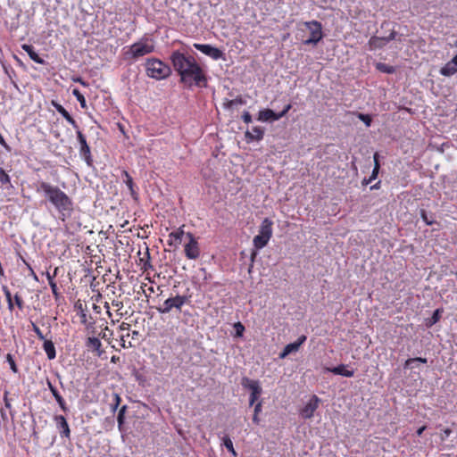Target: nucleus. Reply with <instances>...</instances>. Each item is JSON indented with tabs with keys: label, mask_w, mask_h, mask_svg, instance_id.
Wrapping results in <instances>:
<instances>
[{
	"label": "nucleus",
	"mask_w": 457,
	"mask_h": 457,
	"mask_svg": "<svg viewBox=\"0 0 457 457\" xmlns=\"http://www.w3.org/2000/svg\"><path fill=\"white\" fill-rule=\"evenodd\" d=\"M170 61L180 78V83L187 87L207 86L205 72L193 55L176 50L171 53Z\"/></svg>",
	"instance_id": "f257e3e1"
},
{
	"label": "nucleus",
	"mask_w": 457,
	"mask_h": 457,
	"mask_svg": "<svg viewBox=\"0 0 457 457\" xmlns=\"http://www.w3.org/2000/svg\"><path fill=\"white\" fill-rule=\"evenodd\" d=\"M37 193H43L46 200L58 211L64 220L73 211L71 198L59 187L54 186L46 181H38L35 185Z\"/></svg>",
	"instance_id": "f03ea898"
},
{
	"label": "nucleus",
	"mask_w": 457,
	"mask_h": 457,
	"mask_svg": "<svg viewBox=\"0 0 457 457\" xmlns=\"http://www.w3.org/2000/svg\"><path fill=\"white\" fill-rule=\"evenodd\" d=\"M154 51V45L152 39L143 37L135 42L124 51L126 59L137 60L142 56L149 54Z\"/></svg>",
	"instance_id": "7ed1b4c3"
},
{
	"label": "nucleus",
	"mask_w": 457,
	"mask_h": 457,
	"mask_svg": "<svg viewBox=\"0 0 457 457\" xmlns=\"http://www.w3.org/2000/svg\"><path fill=\"white\" fill-rule=\"evenodd\" d=\"M146 75L156 80L167 79L171 74V68L157 58H150L145 62Z\"/></svg>",
	"instance_id": "20e7f679"
},
{
	"label": "nucleus",
	"mask_w": 457,
	"mask_h": 457,
	"mask_svg": "<svg viewBox=\"0 0 457 457\" xmlns=\"http://www.w3.org/2000/svg\"><path fill=\"white\" fill-rule=\"evenodd\" d=\"M273 221L265 218L260 226L259 234L253 237V243L256 249H262L266 246L272 237Z\"/></svg>",
	"instance_id": "39448f33"
},
{
	"label": "nucleus",
	"mask_w": 457,
	"mask_h": 457,
	"mask_svg": "<svg viewBox=\"0 0 457 457\" xmlns=\"http://www.w3.org/2000/svg\"><path fill=\"white\" fill-rule=\"evenodd\" d=\"M303 25L310 32V37L303 39V45H317L323 37L321 23L318 21H311L303 22Z\"/></svg>",
	"instance_id": "423d86ee"
},
{
	"label": "nucleus",
	"mask_w": 457,
	"mask_h": 457,
	"mask_svg": "<svg viewBox=\"0 0 457 457\" xmlns=\"http://www.w3.org/2000/svg\"><path fill=\"white\" fill-rule=\"evenodd\" d=\"M187 296L177 295L174 297L166 299L162 306L157 307L160 313H169L173 309L181 312L182 306L187 302Z\"/></svg>",
	"instance_id": "0eeeda50"
},
{
	"label": "nucleus",
	"mask_w": 457,
	"mask_h": 457,
	"mask_svg": "<svg viewBox=\"0 0 457 457\" xmlns=\"http://www.w3.org/2000/svg\"><path fill=\"white\" fill-rule=\"evenodd\" d=\"M189 241L185 245V255L189 260H196L200 256V247L196 238L190 232L187 234Z\"/></svg>",
	"instance_id": "6e6552de"
},
{
	"label": "nucleus",
	"mask_w": 457,
	"mask_h": 457,
	"mask_svg": "<svg viewBox=\"0 0 457 457\" xmlns=\"http://www.w3.org/2000/svg\"><path fill=\"white\" fill-rule=\"evenodd\" d=\"M194 47L200 51L201 53H203L204 54L211 57L212 59L217 61V60H225V55H224V53L215 47V46H212L211 45H207V44H198V43H195L194 45Z\"/></svg>",
	"instance_id": "1a4fd4ad"
},
{
	"label": "nucleus",
	"mask_w": 457,
	"mask_h": 457,
	"mask_svg": "<svg viewBox=\"0 0 457 457\" xmlns=\"http://www.w3.org/2000/svg\"><path fill=\"white\" fill-rule=\"evenodd\" d=\"M76 129L77 138L79 143V154L84 158L86 162L90 165L92 163V155H91V150L89 145L87 143L86 136L82 133V131L78 129Z\"/></svg>",
	"instance_id": "9d476101"
},
{
	"label": "nucleus",
	"mask_w": 457,
	"mask_h": 457,
	"mask_svg": "<svg viewBox=\"0 0 457 457\" xmlns=\"http://www.w3.org/2000/svg\"><path fill=\"white\" fill-rule=\"evenodd\" d=\"M320 399L313 395L311 396L309 401L300 410V415L303 419H310L313 416L315 411L319 408Z\"/></svg>",
	"instance_id": "9b49d317"
},
{
	"label": "nucleus",
	"mask_w": 457,
	"mask_h": 457,
	"mask_svg": "<svg viewBox=\"0 0 457 457\" xmlns=\"http://www.w3.org/2000/svg\"><path fill=\"white\" fill-rule=\"evenodd\" d=\"M74 309L77 312V315L79 317V321L81 324L91 322L93 317L88 314L87 306L81 300H78L74 303Z\"/></svg>",
	"instance_id": "f8f14e48"
},
{
	"label": "nucleus",
	"mask_w": 457,
	"mask_h": 457,
	"mask_svg": "<svg viewBox=\"0 0 457 457\" xmlns=\"http://www.w3.org/2000/svg\"><path fill=\"white\" fill-rule=\"evenodd\" d=\"M306 336L302 335L295 342L287 345L283 351L279 353V358L285 359L290 353L297 352L300 346L306 341Z\"/></svg>",
	"instance_id": "ddd939ff"
},
{
	"label": "nucleus",
	"mask_w": 457,
	"mask_h": 457,
	"mask_svg": "<svg viewBox=\"0 0 457 457\" xmlns=\"http://www.w3.org/2000/svg\"><path fill=\"white\" fill-rule=\"evenodd\" d=\"M395 36L396 32L393 30L386 37H379L376 36L371 37L369 40L370 49L373 50L383 47L387 42L393 40L395 37Z\"/></svg>",
	"instance_id": "4468645a"
},
{
	"label": "nucleus",
	"mask_w": 457,
	"mask_h": 457,
	"mask_svg": "<svg viewBox=\"0 0 457 457\" xmlns=\"http://www.w3.org/2000/svg\"><path fill=\"white\" fill-rule=\"evenodd\" d=\"M51 104L74 129H78L79 125L77 121L71 116V114L62 104L54 100H52Z\"/></svg>",
	"instance_id": "2eb2a0df"
},
{
	"label": "nucleus",
	"mask_w": 457,
	"mask_h": 457,
	"mask_svg": "<svg viewBox=\"0 0 457 457\" xmlns=\"http://www.w3.org/2000/svg\"><path fill=\"white\" fill-rule=\"evenodd\" d=\"M264 136V129L260 126L253 127L252 130L245 131V137L247 142L261 141Z\"/></svg>",
	"instance_id": "dca6fc26"
},
{
	"label": "nucleus",
	"mask_w": 457,
	"mask_h": 457,
	"mask_svg": "<svg viewBox=\"0 0 457 457\" xmlns=\"http://www.w3.org/2000/svg\"><path fill=\"white\" fill-rule=\"evenodd\" d=\"M457 72V54L440 69V74L450 77Z\"/></svg>",
	"instance_id": "f3484780"
},
{
	"label": "nucleus",
	"mask_w": 457,
	"mask_h": 457,
	"mask_svg": "<svg viewBox=\"0 0 457 457\" xmlns=\"http://www.w3.org/2000/svg\"><path fill=\"white\" fill-rule=\"evenodd\" d=\"M184 230L182 228H179L177 230L172 231L169 234L168 245L170 246H178L182 242Z\"/></svg>",
	"instance_id": "a211bd4d"
},
{
	"label": "nucleus",
	"mask_w": 457,
	"mask_h": 457,
	"mask_svg": "<svg viewBox=\"0 0 457 457\" xmlns=\"http://www.w3.org/2000/svg\"><path fill=\"white\" fill-rule=\"evenodd\" d=\"M258 120L261 121H270L278 120L280 118L277 112H273L271 109L267 108L259 112Z\"/></svg>",
	"instance_id": "6ab92c4d"
},
{
	"label": "nucleus",
	"mask_w": 457,
	"mask_h": 457,
	"mask_svg": "<svg viewBox=\"0 0 457 457\" xmlns=\"http://www.w3.org/2000/svg\"><path fill=\"white\" fill-rule=\"evenodd\" d=\"M87 349L97 352V355L100 356L103 353L101 350L102 343L101 341L96 337H88L85 343Z\"/></svg>",
	"instance_id": "aec40b11"
},
{
	"label": "nucleus",
	"mask_w": 457,
	"mask_h": 457,
	"mask_svg": "<svg viewBox=\"0 0 457 457\" xmlns=\"http://www.w3.org/2000/svg\"><path fill=\"white\" fill-rule=\"evenodd\" d=\"M243 387L249 389L251 392L262 393V387L258 380L250 379L248 378H243L241 382Z\"/></svg>",
	"instance_id": "412c9836"
},
{
	"label": "nucleus",
	"mask_w": 457,
	"mask_h": 457,
	"mask_svg": "<svg viewBox=\"0 0 457 457\" xmlns=\"http://www.w3.org/2000/svg\"><path fill=\"white\" fill-rule=\"evenodd\" d=\"M21 48L28 54L29 58L33 60L35 62L39 64L45 63V60L37 54L33 46L23 44L21 46Z\"/></svg>",
	"instance_id": "4be33fe9"
},
{
	"label": "nucleus",
	"mask_w": 457,
	"mask_h": 457,
	"mask_svg": "<svg viewBox=\"0 0 457 457\" xmlns=\"http://www.w3.org/2000/svg\"><path fill=\"white\" fill-rule=\"evenodd\" d=\"M47 385H48V387H49L51 393L53 394L54 399L58 403L60 408L64 412H66L68 411V408H67L66 403H65L64 399L62 398V396L60 395V393L58 392L56 387L54 386L50 381H47Z\"/></svg>",
	"instance_id": "5701e85b"
},
{
	"label": "nucleus",
	"mask_w": 457,
	"mask_h": 457,
	"mask_svg": "<svg viewBox=\"0 0 457 457\" xmlns=\"http://www.w3.org/2000/svg\"><path fill=\"white\" fill-rule=\"evenodd\" d=\"M330 372L336 375H341L346 378H352L354 375L353 370H347L345 364H340L337 367L328 369Z\"/></svg>",
	"instance_id": "b1692460"
},
{
	"label": "nucleus",
	"mask_w": 457,
	"mask_h": 457,
	"mask_svg": "<svg viewBox=\"0 0 457 457\" xmlns=\"http://www.w3.org/2000/svg\"><path fill=\"white\" fill-rule=\"evenodd\" d=\"M122 174L124 176V182L129 187L131 196L137 200V193L135 190V184L133 182L132 177L129 174L127 170H123Z\"/></svg>",
	"instance_id": "393cba45"
},
{
	"label": "nucleus",
	"mask_w": 457,
	"mask_h": 457,
	"mask_svg": "<svg viewBox=\"0 0 457 457\" xmlns=\"http://www.w3.org/2000/svg\"><path fill=\"white\" fill-rule=\"evenodd\" d=\"M43 349L49 360H54L56 357L55 347L51 340H44Z\"/></svg>",
	"instance_id": "a878e982"
},
{
	"label": "nucleus",
	"mask_w": 457,
	"mask_h": 457,
	"mask_svg": "<svg viewBox=\"0 0 457 457\" xmlns=\"http://www.w3.org/2000/svg\"><path fill=\"white\" fill-rule=\"evenodd\" d=\"M245 104L246 101L241 96H237L235 99L232 100L226 99L223 103V107L229 110L232 109L235 105H244Z\"/></svg>",
	"instance_id": "bb28decb"
},
{
	"label": "nucleus",
	"mask_w": 457,
	"mask_h": 457,
	"mask_svg": "<svg viewBox=\"0 0 457 457\" xmlns=\"http://www.w3.org/2000/svg\"><path fill=\"white\" fill-rule=\"evenodd\" d=\"M150 259H151V257H150L149 249H148V247H146L144 257L140 258V260H139L140 264L142 265L141 269L144 271H147L148 270L153 269V265L151 263Z\"/></svg>",
	"instance_id": "cd10ccee"
},
{
	"label": "nucleus",
	"mask_w": 457,
	"mask_h": 457,
	"mask_svg": "<svg viewBox=\"0 0 457 457\" xmlns=\"http://www.w3.org/2000/svg\"><path fill=\"white\" fill-rule=\"evenodd\" d=\"M46 276L48 281V284L51 287L52 293L54 295V297L55 300H58L61 296V293L59 291V288L57 287V284L54 279H52V278L49 276V271L46 272Z\"/></svg>",
	"instance_id": "c85d7f7f"
},
{
	"label": "nucleus",
	"mask_w": 457,
	"mask_h": 457,
	"mask_svg": "<svg viewBox=\"0 0 457 457\" xmlns=\"http://www.w3.org/2000/svg\"><path fill=\"white\" fill-rule=\"evenodd\" d=\"M378 153H376L374 154V162H375V165H374V168H373V170H372V173H371V176L370 177V179L368 180H364V183L366 185L370 184L373 179H375L378 174V170H379V163H378Z\"/></svg>",
	"instance_id": "c756f323"
},
{
	"label": "nucleus",
	"mask_w": 457,
	"mask_h": 457,
	"mask_svg": "<svg viewBox=\"0 0 457 457\" xmlns=\"http://www.w3.org/2000/svg\"><path fill=\"white\" fill-rule=\"evenodd\" d=\"M221 439H222V445H224L227 448V450L229 453H231L233 456L236 457L237 454V452H236V450L234 448L232 440L228 436H227L226 435H224L221 437Z\"/></svg>",
	"instance_id": "7c9ffc66"
},
{
	"label": "nucleus",
	"mask_w": 457,
	"mask_h": 457,
	"mask_svg": "<svg viewBox=\"0 0 457 457\" xmlns=\"http://www.w3.org/2000/svg\"><path fill=\"white\" fill-rule=\"evenodd\" d=\"M442 312L443 311L441 309H436L433 312L432 317L428 320L427 326L431 327L434 324L437 323L440 320Z\"/></svg>",
	"instance_id": "2f4dec72"
},
{
	"label": "nucleus",
	"mask_w": 457,
	"mask_h": 457,
	"mask_svg": "<svg viewBox=\"0 0 457 457\" xmlns=\"http://www.w3.org/2000/svg\"><path fill=\"white\" fill-rule=\"evenodd\" d=\"M72 95L76 97V99L79 102L80 104V106L82 108H86L87 107V104H86V99L84 97V96L80 93V91L77 88H74L72 90Z\"/></svg>",
	"instance_id": "473e14b6"
},
{
	"label": "nucleus",
	"mask_w": 457,
	"mask_h": 457,
	"mask_svg": "<svg viewBox=\"0 0 457 457\" xmlns=\"http://www.w3.org/2000/svg\"><path fill=\"white\" fill-rule=\"evenodd\" d=\"M0 183L3 186L9 185L10 187H12L10 176L5 172V170L3 168H0Z\"/></svg>",
	"instance_id": "72a5a7b5"
},
{
	"label": "nucleus",
	"mask_w": 457,
	"mask_h": 457,
	"mask_svg": "<svg viewBox=\"0 0 457 457\" xmlns=\"http://www.w3.org/2000/svg\"><path fill=\"white\" fill-rule=\"evenodd\" d=\"M427 359L422 357H415L408 359L404 363V368H412L411 364L414 362L427 363Z\"/></svg>",
	"instance_id": "f704fd0d"
},
{
	"label": "nucleus",
	"mask_w": 457,
	"mask_h": 457,
	"mask_svg": "<svg viewBox=\"0 0 457 457\" xmlns=\"http://www.w3.org/2000/svg\"><path fill=\"white\" fill-rule=\"evenodd\" d=\"M3 291H4V293L5 296H6V300H7V303H8V308H9L10 311H12L14 303L12 302V296L11 292L8 289L7 287H3Z\"/></svg>",
	"instance_id": "c9c22d12"
},
{
	"label": "nucleus",
	"mask_w": 457,
	"mask_h": 457,
	"mask_svg": "<svg viewBox=\"0 0 457 457\" xmlns=\"http://www.w3.org/2000/svg\"><path fill=\"white\" fill-rule=\"evenodd\" d=\"M377 69L382 72L391 74L395 71V69L393 66L386 65L385 63H378Z\"/></svg>",
	"instance_id": "e433bc0d"
},
{
	"label": "nucleus",
	"mask_w": 457,
	"mask_h": 457,
	"mask_svg": "<svg viewBox=\"0 0 457 457\" xmlns=\"http://www.w3.org/2000/svg\"><path fill=\"white\" fill-rule=\"evenodd\" d=\"M6 361L10 365L11 370L12 372L17 373L19 371L18 367L16 365V362L11 353H7L6 355Z\"/></svg>",
	"instance_id": "4c0bfd02"
},
{
	"label": "nucleus",
	"mask_w": 457,
	"mask_h": 457,
	"mask_svg": "<svg viewBox=\"0 0 457 457\" xmlns=\"http://www.w3.org/2000/svg\"><path fill=\"white\" fill-rule=\"evenodd\" d=\"M95 320L92 318L91 322L83 324L85 326V328L88 334L94 335L96 333V327H95Z\"/></svg>",
	"instance_id": "58836bf2"
},
{
	"label": "nucleus",
	"mask_w": 457,
	"mask_h": 457,
	"mask_svg": "<svg viewBox=\"0 0 457 457\" xmlns=\"http://www.w3.org/2000/svg\"><path fill=\"white\" fill-rule=\"evenodd\" d=\"M13 301L16 306L19 308V310L22 311L24 308V302L22 297L20 295L16 294L13 296Z\"/></svg>",
	"instance_id": "ea45409f"
},
{
	"label": "nucleus",
	"mask_w": 457,
	"mask_h": 457,
	"mask_svg": "<svg viewBox=\"0 0 457 457\" xmlns=\"http://www.w3.org/2000/svg\"><path fill=\"white\" fill-rule=\"evenodd\" d=\"M358 117H359V119H360L361 121H363V122L365 123V125H366L367 127H370V126L372 120H371V117H370L369 114L360 113V114L358 115Z\"/></svg>",
	"instance_id": "a19ab883"
},
{
	"label": "nucleus",
	"mask_w": 457,
	"mask_h": 457,
	"mask_svg": "<svg viewBox=\"0 0 457 457\" xmlns=\"http://www.w3.org/2000/svg\"><path fill=\"white\" fill-rule=\"evenodd\" d=\"M32 325V330L35 332L38 339L45 340V336L43 335L41 329L34 323H31Z\"/></svg>",
	"instance_id": "79ce46f5"
},
{
	"label": "nucleus",
	"mask_w": 457,
	"mask_h": 457,
	"mask_svg": "<svg viewBox=\"0 0 457 457\" xmlns=\"http://www.w3.org/2000/svg\"><path fill=\"white\" fill-rule=\"evenodd\" d=\"M261 395H262V393L251 392L250 398H249V403L251 406H253L257 402V400L259 399Z\"/></svg>",
	"instance_id": "37998d69"
},
{
	"label": "nucleus",
	"mask_w": 457,
	"mask_h": 457,
	"mask_svg": "<svg viewBox=\"0 0 457 457\" xmlns=\"http://www.w3.org/2000/svg\"><path fill=\"white\" fill-rule=\"evenodd\" d=\"M126 408L127 407L125 405H123L120 408V410L119 411L118 417H117L119 427H120L123 424V418H124V412L126 411Z\"/></svg>",
	"instance_id": "c03bdc74"
},
{
	"label": "nucleus",
	"mask_w": 457,
	"mask_h": 457,
	"mask_svg": "<svg viewBox=\"0 0 457 457\" xmlns=\"http://www.w3.org/2000/svg\"><path fill=\"white\" fill-rule=\"evenodd\" d=\"M57 423L62 427V428H69L68 423L63 416L56 417Z\"/></svg>",
	"instance_id": "a18cd8bd"
},
{
	"label": "nucleus",
	"mask_w": 457,
	"mask_h": 457,
	"mask_svg": "<svg viewBox=\"0 0 457 457\" xmlns=\"http://www.w3.org/2000/svg\"><path fill=\"white\" fill-rule=\"evenodd\" d=\"M420 216H421V218H422L423 221H424L427 225L430 226V225H432V224L434 223V220H429V219L428 218V215H427V212H426V211H425V210H421V211H420Z\"/></svg>",
	"instance_id": "49530a36"
},
{
	"label": "nucleus",
	"mask_w": 457,
	"mask_h": 457,
	"mask_svg": "<svg viewBox=\"0 0 457 457\" xmlns=\"http://www.w3.org/2000/svg\"><path fill=\"white\" fill-rule=\"evenodd\" d=\"M242 120L245 123H251L252 122V115L248 112H245L242 115Z\"/></svg>",
	"instance_id": "de8ad7c7"
},
{
	"label": "nucleus",
	"mask_w": 457,
	"mask_h": 457,
	"mask_svg": "<svg viewBox=\"0 0 457 457\" xmlns=\"http://www.w3.org/2000/svg\"><path fill=\"white\" fill-rule=\"evenodd\" d=\"M291 108H292V105H291L290 104H287V105L284 107V109H283V111H282V112H278V117H279L280 119H281L282 117H284V116H285V115L289 112V110H290Z\"/></svg>",
	"instance_id": "09e8293b"
},
{
	"label": "nucleus",
	"mask_w": 457,
	"mask_h": 457,
	"mask_svg": "<svg viewBox=\"0 0 457 457\" xmlns=\"http://www.w3.org/2000/svg\"><path fill=\"white\" fill-rule=\"evenodd\" d=\"M22 262L27 266L28 270L30 271V275L37 280V277L35 271L33 270L31 265L24 259H22Z\"/></svg>",
	"instance_id": "8fccbe9b"
},
{
	"label": "nucleus",
	"mask_w": 457,
	"mask_h": 457,
	"mask_svg": "<svg viewBox=\"0 0 457 457\" xmlns=\"http://www.w3.org/2000/svg\"><path fill=\"white\" fill-rule=\"evenodd\" d=\"M112 401H113V407H114V409H116L121 401L120 396L118 394H114L112 395Z\"/></svg>",
	"instance_id": "3c124183"
},
{
	"label": "nucleus",
	"mask_w": 457,
	"mask_h": 457,
	"mask_svg": "<svg viewBox=\"0 0 457 457\" xmlns=\"http://www.w3.org/2000/svg\"><path fill=\"white\" fill-rule=\"evenodd\" d=\"M8 395H9V392L7 390L4 391V405L7 409H10L11 408V403H10V400L8 398Z\"/></svg>",
	"instance_id": "603ef678"
},
{
	"label": "nucleus",
	"mask_w": 457,
	"mask_h": 457,
	"mask_svg": "<svg viewBox=\"0 0 457 457\" xmlns=\"http://www.w3.org/2000/svg\"><path fill=\"white\" fill-rule=\"evenodd\" d=\"M262 410V403L259 402L257 403L255 405H254V415H253V420H255L256 418H257V414L259 411H261Z\"/></svg>",
	"instance_id": "864d4df0"
},
{
	"label": "nucleus",
	"mask_w": 457,
	"mask_h": 457,
	"mask_svg": "<svg viewBox=\"0 0 457 457\" xmlns=\"http://www.w3.org/2000/svg\"><path fill=\"white\" fill-rule=\"evenodd\" d=\"M236 327H237V335H238V336H241V335H242V332H243V331H244V329H245L244 326H243L240 322H238V323L236 325Z\"/></svg>",
	"instance_id": "5fc2aeb1"
},
{
	"label": "nucleus",
	"mask_w": 457,
	"mask_h": 457,
	"mask_svg": "<svg viewBox=\"0 0 457 457\" xmlns=\"http://www.w3.org/2000/svg\"><path fill=\"white\" fill-rule=\"evenodd\" d=\"M129 328H130V325H129V323H126V322H122V323L120 325V327H119L120 330H122V331H123V330H129Z\"/></svg>",
	"instance_id": "6e6d98bb"
},
{
	"label": "nucleus",
	"mask_w": 457,
	"mask_h": 457,
	"mask_svg": "<svg viewBox=\"0 0 457 457\" xmlns=\"http://www.w3.org/2000/svg\"><path fill=\"white\" fill-rule=\"evenodd\" d=\"M0 145H3L4 148L6 149H10L9 145H7V143L5 142L4 137L2 136V134L0 133Z\"/></svg>",
	"instance_id": "4d7b16f0"
},
{
	"label": "nucleus",
	"mask_w": 457,
	"mask_h": 457,
	"mask_svg": "<svg viewBox=\"0 0 457 457\" xmlns=\"http://www.w3.org/2000/svg\"><path fill=\"white\" fill-rule=\"evenodd\" d=\"M59 270V267H55L53 273L49 272V276L52 278V279H54V278L58 275Z\"/></svg>",
	"instance_id": "13d9d810"
},
{
	"label": "nucleus",
	"mask_w": 457,
	"mask_h": 457,
	"mask_svg": "<svg viewBox=\"0 0 457 457\" xmlns=\"http://www.w3.org/2000/svg\"><path fill=\"white\" fill-rule=\"evenodd\" d=\"M129 334L128 333V334L126 335V337H129ZM120 342H121V344H120V345H121V346H122L123 348H125V347H126V345H125V336H124V335H122V336L120 337Z\"/></svg>",
	"instance_id": "bf43d9fd"
},
{
	"label": "nucleus",
	"mask_w": 457,
	"mask_h": 457,
	"mask_svg": "<svg viewBox=\"0 0 457 457\" xmlns=\"http://www.w3.org/2000/svg\"><path fill=\"white\" fill-rule=\"evenodd\" d=\"M71 430H62V437H69Z\"/></svg>",
	"instance_id": "052dcab7"
},
{
	"label": "nucleus",
	"mask_w": 457,
	"mask_h": 457,
	"mask_svg": "<svg viewBox=\"0 0 457 457\" xmlns=\"http://www.w3.org/2000/svg\"><path fill=\"white\" fill-rule=\"evenodd\" d=\"M119 360H120V358L118 356H115V355L112 356V358H111V361L112 362H116Z\"/></svg>",
	"instance_id": "680f3d73"
},
{
	"label": "nucleus",
	"mask_w": 457,
	"mask_h": 457,
	"mask_svg": "<svg viewBox=\"0 0 457 457\" xmlns=\"http://www.w3.org/2000/svg\"><path fill=\"white\" fill-rule=\"evenodd\" d=\"M75 81L79 82L83 86H87V83L80 78L77 79Z\"/></svg>",
	"instance_id": "e2e57ef3"
},
{
	"label": "nucleus",
	"mask_w": 457,
	"mask_h": 457,
	"mask_svg": "<svg viewBox=\"0 0 457 457\" xmlns=\"http://www.w3.org/2000/svg\"><path fill=\"white\" fill-rule=\"evenodd\" d=\"M450 432H451V430L445 429V436H448L450 435Z\"/></svg>",
	"instance_id": "0e129e2a"
},
{
	"label": "nucleus",
	"mask_w": 457,
	"mask_h": 457,
	"mask_svg": "<svg viewBox=\"0 0 457 457\" xmlns=\"http://www.w3.org/2000/svg\"><path fill=\"white\" fill-rule=\"evenodd\" d=\"M417 432H418V436H420V435H421V433L423 432V430L419 429V430H417Z\"/></svg>",
	"instance_id": "69168bd1"
},
{
	"label": "nucleus",
	"mask_w": 457,
	"mask_h": 457,
	"mask_svg": "<svg viewBox=\"0 0 457 457\" xmlns=\"http://www.w3.org/2000/svg\"><path fill=\"white\" fill-rule=\"evenodd\" d=\"M419 428L425 429V428H426V426H421V427H420Z\"/></svg>",
	"instance_id": "338daca9"
},
{
	"label": "nucleus",
	"mask_w": 457,
	"mask_h": 457,
	"mask_svg": "<svg viewBox=\"0 0 457 457\" xmlns=\"http://www.w3.org/2000/svg\"><path fill=\"white\" fill-rule=\"evenodd\" d=\"M101 337L102 338H105V333H104Z\"/></svg>",
	"instance_id": "774afa93"
}]
</instances>
